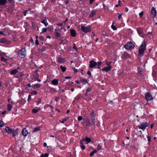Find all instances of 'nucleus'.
I'll return each instance as SVG.
<instances>
[{"instance_id":"nucleus-45","label":"nucleus","mask_w":157,"mask_h":157,"mask_svg":"<svg viewBox=\"0 0 157 157\" xmlns=\"http://www.w3.org/2000/svg\"><path fill=\"white\" fill-rule=\"evenodd\" d=\"M97 149L98 151H99L101 149V147L100 145L99 144H98L97 147Z\"/></svg>"},{"instance_id":"nucleus-30","label":"nucleus","mask_w":157,"mask_h":157,"mask_svg":"<svg viewBox=\"0 0 157 157\" xmlns=\"http://www.w3.org/2000/svg\"><path fill=\"white\" fill-rule=\"evenodd\" d=\"M55 36L57 37H59L60 36V34L58 32L56 31L55 33Z\"/></svg>"},{"instance_id":"nucleus-51","label":"nucleus","mask_w":157,"mask_h":157,"mask_svg":"<svg viewBox=\"0 0 157 157\" xmlns=\"http://www.w3.org/2000/svg\"><path fill=\"white\" fill-rule=\"evenodd\" d=\"M82 117L81 116H79L78 118V120L79 121H80L82 120Z\"/></svg>"},{"instance_id":"nucleus-15","label":"nucleus","mask_w":157,"mask_h":157,"mask_svg":"<svg viewBox=\"0 0 157 157\" xmlns=\"http://www.w3.org/2000/svg\"><path fill=\"white\" fill-rule=\"evenodd\" d=\"M151 14L153 16V17H155L156 14V12L155 9L154 7H152L151 11Z\"/></svg>"},{"instance_id":"nucleus-34","label":"nucleus","mask_w":157,"mask_h":157,"mask_svg":"<svg viewBox=\"0 0 157 157\" xmlns=\"http://www.w3.org/2000/svg\"><path fill=\"white\" fill-rule=\"evenodd\" d=\"M97 152V150H94L93 151H92L90 153V156H92L94 154V153H96Z\"/></svg>"},{"instance_id":"nucleus-29","label":"nucleus","mask_w":157,"mask_h":157,"mask_svg":"<svg viewBox=\"0 0 157 157\" xmlns=\"http://www.w3.org/2000/svg\"><path fill=\"white\" fill-rule=\"evenodd\" d=\"M60 69H61L63 72H65L66 70V68L65 67L61 65L60 67Z\"/></svg>"},{"instance_id":"nucleus-36","label":"nucleus","mask_w":157,"mask_h":157,"mask_svg":"<svg viewBox=\"0 0 157 157\" xmlns=\"http://www.w3.org/2000/svg\"><path fill=\"white\" fill-rule=\"evenodd\" d=\"M12 106L10 104H9L7 105V109L8 110L10 111L12 109Z\"/></svg>"},{"instance_id":"nucleus-12","label":"nucleus","mask_w":157,"mask_h":157,"mask_svg":"<svg viewBox=\"0 0 157 157\" xmlns=\"http://www.w3.org/2000/svg\"><path fill=\"white\" fill-rule=\"evenodd\" d=\"M19 69V68L18 67L16 69L12 70L10 72V74L12 75H14L16 74L18 72V70Z\"/></svg>"},{"instance_id":"nucleus-5","label":"nucleus","mask_w":157,"mask_h":157,"mask_svg":"<svg viewBox=\"0 0 157 157\" xmlns=\"http://www.w3.org/2000/svg\"><path fill=\"white\" fill-rule=\"evenodd\" d=\"M145 98L147 101H149L153 99V97L149 93H147L145 95Z\"/></svg>"},{"instance_id":"nucleus-27","label":"nucleus","mask_w":157,"mask_h":157,"mask_svg":"<svg viewBox=\"0 0 157 157\" xmlns=\"http://www.w3.org/2000/svg\"><path fill=\"white\" fill-rule=\"evenodd\" d=\"M41 127H37L36 128H35L33 132H36L38 131H39L40 130V128Z\"/></svg>"},{"instance_id":"nucleus-18","label":"nucleus","mask_w":157,"mask_h":157,"mask_svg":"<svg viewBox=\"0 0 157 157\" xmlns=\"http://www.w3.org/2000/svg\"><path fill=\"white\" fill-rule=\"evenodd\" d=\"M71 35L72 36L75 37L76 35V32L74 29H71L70 31Z\"/></svg>"},{"instance_id":"nucleus-32","label":"nucleus","mask_w":157,"mask_h":157,"mask_svg":"<svg viewBox=\"0 0 157 157\" xmlns=\"http://www.w3.org/2000/svg\"><path fill=\"white\" fill-rule=\"evenodd\" d=\"M41 23L44 24L45 26H47L48 25V23L47 21V20H42Z\"/></svg>"},{"instance_id":"nucleus-4","label":"nucleus","mask_w":157,"mask_h":157,"mask_svg":"<svg viewBox=\"0 0 157 157\" xmlns=\"http://www.w3.org/2000/svg\"><path fill=\"white\" fill-rule=\"evenodd\" d=\"M149 126V124L147 123L144 122L141 123L138 126V127L141 129H144L146 128Z\"/></svg>"},{"instance_id":"nucleus-19","label":"nucleus","mask_w":157,"mask_h":157,"mask_svg":"<svg viewBox=\"0 0 157 157\" xmlns=\"http://www.w3.org/2000/svg\"><path fill=\"white\" fill-rule=\"evenodd\" d=\"M52 85H57L58 83V79H55L52 81Z\"/></svg>"},{"instance_id":"nucleus-41","label":"nucleus","mask_w":157,"mask_h":157,"mask_svg":"<svg viewBox=\"0 0 157 157\" xmlns=\"http://www.w3.org/2000/svg\"><path fill=\"white\" fill-rule=\"evenodd\" d=\"M69 119V117H67L66 118H65L63 119V121H61V123H64V122L66 121L68 119Z\"/></svg>"},{"instance_id":"nucleus-38","label":"nucleus","mask_w":157,"mask_h":157,"mask_svg":"<svg viewBox=\"0 0 157 157\" xmlns=\"http://www.w3.org/2000/svg\"><path fill=\"white\" fill-rule=\"evenodd\" d=\"M29 13H30V10H26L25 11H24V16H25L26 15V14L27 13H29Z\"/></svg>"},{"instance_id":"nucleus-46","label":"nucleus","mask_w":157,"mask_h":157,"mask_svg":"<svg viewBox=\"0 0 157 157\" xmlns=\"http://www.w3.org/2000/svg\"><path fill=\"white\" fill-rule=\"evenodd\" d=\"M103 8L107 10H109V8L107 6H106L105 4L103 5Z\"/></svg>"},{"instance_id":"nucleus-48","label":"nucleus","mask_w":157,"mask_h":157,"mask_svg":"<svg viewBox=\"0 0 157 157\" xmlns=\"http://www.w3.org/2000/svg\"><path fill=\"white\" fill-rule=\"evenodd\" d=\"M4 125V123L3 122L1 121H0V127H3Z\"/></svg>"},{"instance_id":"nucleus-9","label":"nucleus","mask_w":157,"mask_h":157,"mask_svg":"<svg viewBox=\"0 0 157 157\" xmlns=\"http://www.w3.org/2000/svg\"><path fill=\"white\" fill-rule=\"evenodd\" d=\"M146 44L144 42H143L141 44L140 46L139 49L141 50H145L146 49Z\"/></svg>"},{"instance_id":"nucleus-21","label":"nucleus","mask_w":157,"mask_h":157,"mask_svg":"<svg viewBox=\"0 0 157 157\" xmlns=\"http://www.w3.org/2000/svg\"><path fill=\"white\" fill-rule=\"evenodd\" d=\"M12 133L13 136L15 137L18 134L17 130L16 129L15 130H14L13 129V132H12Z\"/></svg>"},{"instance_id":"nucleus-61","label":"nucleus","mask_w":157,"mask_h":157,"mask_svg":"<svg viewBox=\"0 0 157 157\" xmlns=\"http://www.w3.org/2000/svg\"><path fill=\"white\" fill-rule=\"evenodd\" d=\"M122 16V14H119L118 16V18L119 19H120L121 18V17Z\"/></svg>"},{"instance_id":"nucleus-6","label":"nucleus","mask_w":157,"mask_h":157,"mask_svg":"<svg viewBox=\"0 0 157 157\" xmlns=\"http://www.w3.org/2000/svg\"><path fill=\"white\" fill-rule=\"evenodd\" d=\"M0 42L2 43H5L9 44H10L11 41L5 38H2L0 40Z\"/></svg>"},{"instance_id":"nucleus-23","label":"nucleus","mask_w":157,"mask_h":157,"mask_svg":"<svg viewBox=\"0 0 157 157\" xmlns=\"http://www.w3.org/2000/svg\"><path fill=\"white\" fill-rule=\"evenodd\" d=\"M137 30L138 33L140 35L143 32L142 29L140 28H137Z\"/></svg>"},{"instance_id":"nucleus-24","label":"nucleus","mask_w":157,"mask_h":157,"mask_svg":"<svg viewBox=\"0 0 157 157\" xmlns=\"http://www.w3.org/2000/svg\"><path fill=\"white\" fill-rule=\"evenodd\" d=\"M96 11L95 10H92L91 13L90 14L89 16L90 17H92L94 16L96 14Z\"/></svg>"},{"instance_id":"nucleus-13","label":"nucleus","mask_w":157,"mask_h":157,"mask_svg":"<svg viewBox=\"0 0 157 157\" xmlns=\"http://www.w3.org/2000/svg\"><path fill=\"white\" fill-rule=\"evenodd\" d=\"M57 61L59 63H64L65 62V59L63 58H58L57 60Z\"/></svg>"},{"instance_id":"nucleus-22","label":"nucleus","mask_w":157,"mask_h":157,"mask_svg":"<svg viewBox=\"0 0 157 157\" xmlns=\"http://www.w3.org/2000/svg\"><path fill=\"white\" fill-rule=\"evenodd\" d=\"M7 2V0H0V5H4Z\"/></svg>"},{"instance_id":"nucleus-20","label":"nucleus","mask_w":157,"mask_h":157,"mask_svg":"<svg viewBox=\"0 0 157 157\" xmlns=\"http://www.w3.org/2000/svg\"><path fill=\"white\" fill-rule=\"evenodd\" d=\"M41 86V85L40 84L36 83L32 86V87L33 88L35 89L37 88H39Z\"/></svg>"},{"instance_id":"nucleus-33","label":"nucleus","mask_w":157,"mask_h":157,"mask_svg":"<svg viewBox=\"0 0 157 157\" xmlns=\"http://www.w3.org/2000/svg\"><path fill=\"white\" fill-rule=\"evenodd\" d=\"M80 82H83L84 84H86V83H87V82L86 79H81L80 80Z\"/></svg>"},{"instance_id":"nucleus-26","label":"nucleus","mask_w":157,"mask_h":157,"mask_svg":"<svg viewBox=\"0 0 157 157\" xmlns=\"http://www.w3.org/2000/svg\"><path fill=\"white\" fill-rule=\"evenodd\" d=\"M144 50H141L139 49V54L140 56H141L143 55V54L144 52Z\"/></svg>"},{"instance_id":"nucleus-39","label":"nucleus","mask_w":157,"mask_h":157,"mask_svg":"<svg viewBox=\"0 0 157 157\" xmlns=\"http://www.w3.org/2000/svg\"><path fill=\"white\" fill-rule=\"evenodd\" d=\"M1 61H3L5 63H6L7 61L6 59H4L2 56L1 57Z\"/></svg>"},{"instance_id":"nucleus-47","label":"nucleus","mask_w":157,"mask_h":157,"mask_svg":"<svg viewBox=\"0 0 157 157\" xmlns=\"http://www.w3.org/2000/svg\"><path fill=\"white\" fill-rule=\"evenodd\" d=\"M8 11L10 13H12L13 12V9L12 8H9L8 10Z\"/></svg>"},{"instance_id":"nucleus-17","label":"nucleus","mask_w":157,"mask_h":157,"mask_svg":"<svg viewBox=\"0 0 157 157\" xmlns=\"http://www.w3.org/2000/svg\"><path fill=\"white\" fill-rule=\"evenodd\" d=\"M130 57V56L129 54L126 52H124L122 56L123 58H128Z\"/></svg>"},{"instance_id":"nucleus-3","label":"nucleus","mask_w":157,"mask_h":157,"mask_svg":"<svg viewBox=\"0 0 157 157\" xmlns=\"http://www.w3.org/2000/svg\"><path fill=\"white\" fill-rule=\"evenodd\" d=\"M124 47L127 50H131L134 48V46L132 43L129 42L126 44L124 46Z\"/></svg>"},{"instance_id":"nucleus-62","label":"nucleus","mask_w":157,"mask_h":157,"mask_svg":"<svg viewBox=\"0 0 157 157\" xmlns=\"http://www.w3.org/2000/svg\"><path fill=\"white\" fill-rule=\"evenodd\" d=\"M49 106L51 108V110H52V112H53L54 110H53V107L52 105H50V106Z\"/></svg>"},{"instance_id":"nucleus-10","label":"nucleus","mask_w":157,"mask_h":157,"mask_svg":"<svg viewBox=\"0 0 157 157\" xmlns=\"http://www.w3.org/2000/svg\"><path fill=\"white\" fill-rule=\"evenodd\" d=\"M13 129L9 127H6L5 128L6 131L9 133H11L12 132H13Z\"/></svg>"},{"instance_id":"nucleus-56","label":"nucleus","mask_w":157,"mask_h":157,"mask_svg":"<svg viewBox=\"0 0 157 157\" xmlns=\"http://www.w3.org/2000/svg\"><path fill=\"white\" fill-rule=\"evenodd\" d=\"M59 98L58 97H57L55 98V100L57 102L59 101Z\"/></svg>"},{"instance_id":"nucleus-28","label":"nucleus","mask_w":157,"mask_h":157,"mask_svg":"<svg viewBox=\"0 0 157 157\" xmlns=\"http://www.w3.org/2000/svg\"><path fill=\"white\" fill-rule=\"evenodd\" d=\"M91 124L92 125H95L96 123L95 119L94 118H92L91 119Z\"/></svg>"},{"instance_id":"nucleus-49","label":"nucleus","mask_w":157,"mask_h":157,"mask_svg":"<svg viewBox=\"0 0 157 157\" xmlns=\"http://www.w3.org/2000/svg\"><path fill=\"white\" fill-rule=\"evenodd\" d=\"M47 28H43L42 30V33H44L46 32L47 31Z\"/></svg>"},{"instance_id":"nucleus-2","label":"nucleus","mask_w":157,"mask_h":157,"mask_svg":"<svg viewBox=\"0 0 157 157\" xmlns=\"http://www.w3.org/2000/svg\"><path fill=\"white\" fill-rule=\"evenodd\" d=\"M81 29L85 33L90 32L91 31V27L90 26H82L81 27Z\"/></svg>"},{"instance_id":"nucleus-7","label":"nucleus","mask_w":157,"mask_h":157,"mask_svg":"<svg viewBox=\"0 0 157 157\" xmlns=\"http://www.w3.org/2000/svg\"><path fill=\"white\" fill-rule=\"evenodd\" d=\"M97 63L93 60L90 61V62L89 67L90 68H93L97 65Z\"/></svg>"},{"instance_id":"nucleus-11","label":"nucleus","mask_w":157,"mask_h":157,"mask_svg":"<svg viewBox=\"0 0 157 157\" xmlns=\"http://www.w3.org/2000/svg\"><path fill=\"white\" fill-rule=\"evenodd\" d=\"M112 69L111 66H109L105 67L102 69V71L105 72H108L110 71Z\"/></svg>"},{"instance_id":"nucleus-8","label":"nucleus","mask_w":157,"mask_h":157,"mask_svg":"<svg viewBox=\"0 0 157 157\" xmlns=\"http://www.w3.org/2000/svg\"><path fill=\"white\" fill-rule=\"evenodd\" d=\"M39 77V75L37 73H35L33 75L32 78L34 79L35 80H37L39 82H40L41 80L38 78Z\"/></svg>"},{"instance_id":"nucleus-42","label":"nucleus","mask_w":157,"mask_h":157,"mask_svg":"<svg viewBox=\"0 0 157 157\" xmlns=\"http://www.w3.org/2000/svg\"><path fill=\"white\" fill-rule=\"evenodd\" d=\"M86 123L87 126H88L90 125V124H91V123H90V121L89 120H87L86 121Z\"/></svg>"},{"instance_id":"nucleus-59","label":"nucleus","mask_w":157,"mask_h":157,"mask_svg":"<svg viewBox=\"0 0 157 157\" xmlns=\"http://www.w3.org/2000/svg\"><path fill=\"white\" fill-rule=\"evenodd\" d=\"M73 49H77L76 45L75 44H74V46H73Z\"/></svg>"},{"instance_id":"nucleus-40","label":"nucleus","mask_w":157,"mask_h":157,"mask_svg":"<svg viewBox=\"0 0 157 157\" xmlns=\"http://www.w3.org/2000/svg\"><path fill=\"white\" fill-rule=\"evenodd\" d=\"M90 116L91 119L92 118H94V111H93L90 114Z\"/></svg>"},{"instance_id":"nucleus-37","label":"nucleus","mask_w":157,"mask_h":157,"mask_svg":"<svg viewBox=\"0 0 157 157\" xmlns=\"http://www.w3.org/2000/svg\"><path fill=\"white\" fill-rule=\"evenodd\" d=\"M39 109H33L32 110V112L33 113H37Z\"/></svg>"},{"instance_id":"nucleus-52","label":"nucleus","mask_w":157,"mask_h":157,"mask_svg":"<svg viewBox=\"0 0 157 157\" xmlns=\"http://www.w3.org/2000/svg\"><path fill=\"white\" fill-rule=\"evenodd\" d=\"M91 90V88H87V89L86 90V92H89Z\"/></svg>"},{"instance_id":"nucleus-16","label":"nucleus","mask_w":157,"mask_h":157,"mask_svg":"<svg viewBox=\"0 0 157 157\" xmlns=\"http://www.w3.org/2000/svg\"><path fill=\"white\" fill-rule=\"evenodd\" d=\"M22 133L24 136H26L28 134V132L27 130L25 128L22 131Z\"/></svg>"},{"instance_id":"nucleus-25","label":"nucleus","mask_w":157,"mask_h":157,"mask_svg":"<svg viewBox=\"0 0 157 157\" xmlns=\"http://www.w3.org/2000/svg\"><path fill=\"white\" fill-rule=\"evenodd\" d=\"M115 23V21H113V22L112 25H111V28L113 30H116L117 29V28L114 25V24Z\"/></svg>"},{"instance_id":"nucleus-43","label":"nucleus","mask_w":157,"mask_h":157,"mask_svg":"<svg viewBox=\"0 0 157 157\" xmlns=\"http://www.w3.org/2000/svg\"><path fill=\"white\" fill-rule=\"evenodd\" d=\"M48 154L47 153H45L44 155L42 154L41 156V157H48Z\"/></svg>"},{"instance_id":"nucleus-50","label":"nucleus","mask_w":157,"mask_h":157,"mask_svg":"<svg viewBox=\"0 0 157 157\" xmlns=\"http://www.w3.org/2000/svg\"><path fill=\"white\" fill-rule=\"evenodd\" d=\"M80 147H81L82 150H84L85 149V147L84 145H80Z\"/></svg>"},{"instance_id":"nucleus-53","label":"nucleus","mask_w":157,"mask_h":157,"mask_svg":"<svg viewBox=\"0 0 157 157\" xmlns=\"http://www.w3.org/2000/svg\"><path fill=\"white\" fill-rule=\"evenodd\" d=\"M31 94H33L35 95L37 94V92L36 91H33L32 92Z\"/></svg>"},{"instance_id":"nucleus-14","label":"nucleus","mask_w":157,"mask_h":157,"mask_svg":"<svg viewBox=\"0 0 157 157\" xmlns=\"http://www.w3.org/2000/svg\"><path fill=\"white\" fill-rule=\"evenodd\" d=\"M82 140L84 141H86L87 142V144H88L89 143L91 142V139L88 137H86V138H83L82 139Z\"/></svg>"},{"instance_id":"nucleus-44","label":"nucleus","mask_w":157,"mask_h":157,"mask_svg":"<svg viewBox=\"0 0 157 157\" xmlns=\"http://www.w3.org/2000/svg\"><path fill=\"white\" fill-rule=\"evenodd\" d=\"M147 140L149 141V144H150V142L151 141V137L148 136H147Z\"/></svg>"},{"instance_id":"nucleus-58","label":"nucleus","mask_w":157,"mask_h":157,"mask_svg":"<svg viewBox=\"0 0 157 157\" xmlns=\"http://www.w3.org/2000/svg\"><path fill=\"white\" fill-rule=\"evenodd\" d=\"M102 62L101 61L98 62V66H99L101 64Z\"/></svg>"},{"instance_id":"nucleus-1","label":"nucleus","mask_w":157,"mask_h":157,"mask_svg":"<svg viewBox=\"0 0 157 157\" xmlns=\"http://www.w3.org/2000/svg\"><path fill=\"white\" fill-rule=\"evenodd\" d=\"M26 55V51L24 48L21 49L18 52V56L21 58H24L25 56Z\"/></svg>"},{"instance_id":"nucleus-60","label":"nucleus","mask_w":157,"mask_h":157,"mask_svg":"<svg viewBox=\"0 0 157 157\" xmlns=\"http://www.w3.org/2000/svg\"><path fill=\"white\" fill-rule=\"evenodd\" d=\"M36 44H37V45H38L39 44V43L38 42V40L37 39H36Z\"/></svg>"},{"instance_id":"nucleus-64","label":"nucleus","mask_w":157,"mask_h":157,"mask_svg":"<svg viewBox=\"0 0 157 157\" xmlns=\"http://www.w3.org/2000/svg\"><path fill=\"white\" fill-rule=\"evenodd\" d=\"M94 0H90V4H92Z\"/></svg>"},{"instance_id":"nucleus-63","label":"nucleus","mask_w":157,"mask_h":157,"mask_svg":"<svg viewBox=\"0 0 157 157\" xmlns=\"http://www.w3.org/2000/svg\"><path fill=\"white\" fill-rule=\"evenodd\" d=\"M87 74L89 75H91V72L90 71H88L87 72Z\"/></svg>"},{"instance_id":"nucleus-55","label":"nucleus","mask_w":157,"mask_h":157,"mask_svg":"<svg viewBox=\"0 0 157 157\" xmlns=\"http://www.w3.org/2000/svg\"><path fill=\"white\" fill-rule=\"evenodd\" d=\"M41 101V100L40 99H39L36 102H37V104H38L40 103Z\"/></svg>"},{"instance_id":"nucleus-31","label":"nucleus","mask_w":157,"mask_h":157,"mask_svg":"<svg viewBox=\"0 0 157 157\" xmlns=\"http://www.w3.org/2000/svg\"><path fill=\"white\" fill-rule=\"evenodd\" d=\"M105 64L108 66H111L110 64L112 63V62H108L107 60L105 61Z\"/></svg>"},{"instance_id":"nucleus-35","label":"nucleus","mask_w":157,"mask_h":157,"mask_svg":"<svg viewBox=\"0 0 157 157\" xmlns=\"http://www.w3.org/2000/svg\"><path fill=\"white\" fill-rule=\"evenodd\" d=\"M8 1H9L10 3L12 5V6H14V0H8Z\"/></svg>"},{"instance_id":"nucleus-57","label":"nucleus","mask_w":157,"mask_h":157,"mask_svg":"<svg viewBox=\"0 0 157 157\" xmlns=\"http://www.w3.org/2000/svg\"><path fill=\"white\" fill-rule=\"evenodd\" d=\"M31 99V95H29L28 101H30Z\"/></svg>"},{"instance_id":"nucleus-54","label":"nucleus","mask_w":157,"mask_h":157,"mask_svg":"<svg viewBox=\"0 0 157 157\" xmlns=\"http://www.w3.org/2000/svg\"><path fill=\"white\" fill-rule=\"evenodd\" d=\"M143 14H144V12L142 11L139 13V15L140 17H141L143 15Z\"/></svg>"}]
</instances>
